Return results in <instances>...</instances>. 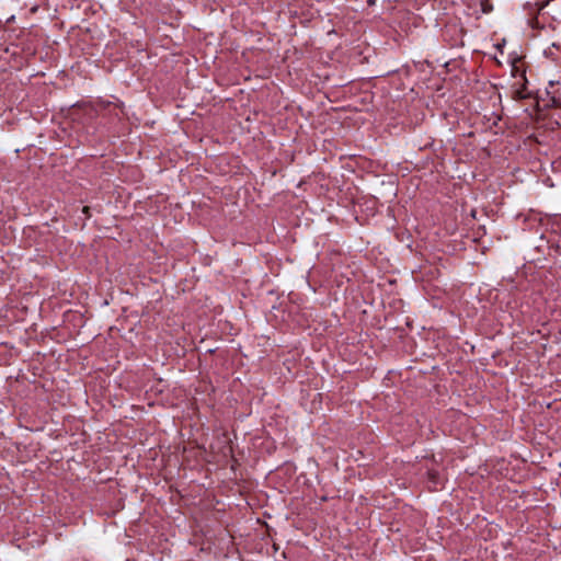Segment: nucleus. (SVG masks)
Instances as JSON below:
<instances>
[{
  "label": "nucleus",
  "mask_w": 561,
  "mask_h": 561,
  "mask_svg": "<svg viewBox=\"0 0 561 561\" xmlns=\"http://www.w3.org/2000/svg\"><path fill=\"white\" fill-rule=\"evenodd\" d=\"M560 49V46L553 43L551 46L547 47L545 49V56L548 58H551L552 60H558L559 56L557 55V51Z\"/></svg>",
  "instance_id": "nucleus-1"
},
{
  "label": "nucleus",
  "mask_w": 561,
  "mask_h": 561,
  "mask_svg": "<svg viewBox=\"0 0 561 561\" xmlns=\"http://www.w3.org/2000/svg\"><path fill=\"white\" fill-rule=\"evenodd\" d=\"M558 82H554V81H550L549 84L550 87H553L554 84H557Z\"/></svg>",
  "instance_id": "nucleus-2"
}]
</instances>
